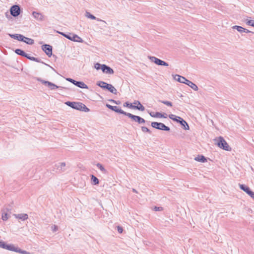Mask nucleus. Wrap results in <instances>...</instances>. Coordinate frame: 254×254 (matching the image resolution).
I'll list each match as a JSON object with an SVG mask.
<instances>
[{
  "label": "nucleus",
  "mask_w": 254,
  "mask_h": 254,
  "mask_svg": "<svg viewBox=\"0 0 254 254\" xmlns=\"http://www.w3.org/2000/svg\"><path fill=\"white\" fill-rule=\"evenodd\" d=\"M126 116L130 118L132 121L136 122L139 124H144L146 122V121L140 116L134 115L129 113H127Z\"/></svg>",
  "instance_id": "0eeeda50"
},
{
  "label": "nucleus",
  "mask_w": 254,
  "mask_h": 254,
  "mask_svg": "<svg viewBox=\"0 0 254 254\" xmlns=\"http://www.w3.org/2000/svg\"><path fill=\"white\" fill-rule=\"evenodd\" d=\"M18 38L17 40L18 41H21V42H23V41H24V38H25V36L22 34H18Z\"/></svg>",
  "instance_id": "c03bdc74"
},
{
  "label": "nucleus",
  "mask_w": 254,
  "mask_h": 254,
  "mask_svg": "<svg viewBox=\"0 0 254 254\" xmlns=\"http://www.w3.org/2000/svg\"><path fill=\"white\" fill-rule=\"evenodd\" d=\"M108 101L110 102L116 104L117 105H119V104H121V101H116V100H115L114 99H109V100H108Z\"/></svg>",
  "instance_id": "49530a36"
},
{
  "label": "nucleus",
  "mask_w": 254,
  "mask_h": 254,
  "mask_svg": "<svg viewBox=\"0 0 254 254\" xmlns=\"http://www.w3.org/2000/svg\"><path fill=\"white\" fill-rule=\"evenodd\" d=\"M72 35H73V33L68 32L67 33H65V35H64V37L66 38L67 39L72 41L73 38H72Z\"/></svg>",
  "instance_id": "58836bf2"
},
{
  "label": "nucleus",
  "mask_w": 254,
  "mask_h": 254,
  "mask_svg": "<svg viewBox=\"0 0 254 254\" xmlns=\"http://www.w3.org/2000/svg\"><path fill=\"white\" fill-rule=\"evenodd\" d=\"M51 228L53 232H56L58 230V227L55 225L52 226Z\"/></svg>",
  "instance_id": "09e8293b"
},
{
  "label": "nucleus",
  "mask_w": 254,
  "mask_h": 254,
  "mask_svg": "<svg viewBox=\"0 0 254 254\" xmlns=\"http://www.w3.org/2000/svg\"><path fill=\"white\" fill-rule=\"evenodd\" d=\"M35 79L36 80L41 82V83L45 85V86H48L51 89V90H54L55 89L57 88H64V87L57 86L51 82L44 80L40 77H35ZM65 89H66V88H65Z\"/></svg>",
  "instance_id": "7ed1b4c3"
},
{
  "label": "nucleus",
  "mask_w": 254,
  "mask_h": 254,
  "mask_svg": "<svg viewBox=\"0 0 254 254\" xmlns=\"http://www.w3.org/2000/svg\"><path fill=\"white\" fill-rule=\"evenodd\" d=\"M72 38H73L72 41L77 42H80V43H82L83 41L82 39L80 37H79L76 34H73V35H72Z\"/></svg>",
  "instance_id": "c756f323"
},
{
  "label": "nucleus",
  "mask_w": 254,
  "mask_h": 254,
  "mask_svg": "<svg viewBox=\"0 0 254 254\" xmlns=\"http://www.w3.org/2000/svg\"><path fill=\"white\" fill-rule=\"evenodd\" d=\"M24 41H23V42H25L28 45H32L34 43V41L32 39L27 38L26 37H25V38H24Z\"/></svg>",
  "instance_id": "2f4dec72"
},
{
  "label": "nucleus",
  "mask_w": 254,
  "mask_h": 254,
  "mask_svg": "<svg viewBox=\"0 0 254 254\" xmlns=\"http://www.w3.org/2000/svg\"><path fill=\"white\" fill-rule=\"evenodd\" d=\"M73 84L78 87L82 89H88V86L83 81H76L75 80Z\"/></svg>",
  "instance_id": "4468645a"
},
{
  "label": "nucleus",
  "mask_w": 254,
  "mask_h": 254,
  "mask_svg": "<svg viewBox=\"0 0 254 254\" xmlns=\"http://www.w3.org/2000/svg\"><path fill=\"white\" fill-rule=\"evenodd\" d=\"M66 80L70 82H71V83H72L73 84L74 82V81L75 80L72 79V78H66Z\"/></svg>",
  "instance_id": "603ef678"
},
{
  "label": "nucleus",
  "mask_w": 254,
  "mask_h": 254,
  "mask_svg": "<svg viewBox=\"0 0 254 254\" xmlns=\"http://www.w3.org/2000/svg\"><path fill=\"white\" fill-rule=\"evenodd\" d=\"M245 30H244L243 32H245V33H253V32H252V31H250V30H248V29H247L246 28H245Z\"/></svg>",
  "instance_id": "864d4df0"
},
{
  "label": "nucleus",
  "mask_w": 254,
  "mask_h": 254,
  "mask_svg": "<svg viewBox=\"0 0 254 254\" xmlns=\"http://www.w3.org/2000/svg\"><path fill=\"white\" fill-rule=\"evenodd\" d=\"M153 210L155 211H160L163 210V208L162 207H158L155 206L153 207Z\"/></svg>",
  "instance_id": "a18cd8bd"
},
{
  "label": "nucleus",
  "mask_w": 254,
  "mask_h": 254,
  "mask_svg": "<svg viewBox=\"0 0 254 254\" xmlns=\"http://www.w3.org/2000/svg\"><path fill=\"white\" fill-rule=\"evenodd\" d=\"M42 50L49 57H51L52 55V46L49 44H44L42 46Z\"/></svg>",
  "instance_id": "9d476101"
},
{
  "label": "nucleus",
  "mask_w": 254,
  "mask_h": 254,
  "mask_svg": "<svg viewBox=\"0 0 254 254\" xmlns=\"http://www.w3.org/2000/svg\"><path fill=\"white\" fill-rule=\"evenodd\" d=\"M102 66H103V64L97 63L95 64L94 67L97 70H99V69L102 70Z\"/></svg>",
  "instance_id": "79ce46f5"
},
{
  "label": "nucleus",
  "mask_w": 254,
  "mask_h": 254,
  "mask_svg": "<svg viewBox=\"0 0 254 254\" xmlns=\"http://www.w3.org/2000/svg\"><path fill=\"white\" fill-rule=\"evenodd\" d=\"M159 102H161L163 104H164L168 106H169V107H172L173 106L172 103L170 101L159 100Z\"/></svg>",
  "instance_id": "e433bc0d"
},
{
  "label": "nucleus",
  "mask_w": 254,
  "mask_h": 254,
  "mask_svg": "<svg viewBox=\"0 0 254 254\" xmlns=\"http://www.w3.org/2000/svg\"><path fill=\"white\" fill-rule=\"evenodd\" d=\"M137 105H134L133 109H136L139 111H143L145 110L144 107L140 103L139 101H137Z\"/></svg>",
  "instance_id": "a878e982"
},
{
  "label": "nucleus",
  "mask_w": 254,
  "mask_h": 254,
  "mask_svg": "<svg viewBox=\"0 0 254 254\" xmlns=\"http://www.w3.org/2000/svg\"><path fill=\"white\" fill-rule=\"evenodd\" d=\"M15 53L18 55H20L22 57H25V58H26L27 57V54L23 50H21V49H16L15 51H14Z\"/></svg>",
  "instance_id": "393cba45"
},
{
  "label": "nucleus",
  "mask_w": 254,
  "mask_h": 254,
  "mask_svg": "<svg viewBox=\"0 0 254 254\" xmlns=\"http://www.w3.org/2000/svg\"><path fill=\"white\" fill-rule=\"evenodd\" d=\"M9 11L12 16L16 17L22 12V10L19 5L14 4L10 7Z\"/></svg>",
  "instance_id": "39448f33"
},
{
  "label": "nucleus",
  "mask_w": 254,
  "mask_h": 254,
  "mask_svg": "<svg viewBox=\"0 0 254 254\" xmlns=\"http://www.w3.org/2000/svg\"><path fill=\"white\" fill-rule=\"evenodd\" d=\"M158 65H162V66H167L169 65L168 64L166 63V62L162 61L160 59L158 61V63L157 64Z\"/></svg>",
  "instance_id": "f704fd0d"
},
{
  "label": "nucleus",
  "mask_w": 254,
  "mask_h": 254,
  "mask_svg": "<svg viewBox=\"0 0 254 254\" xmlns=\"http://www.w3.org/2000/svg\"><path fill=\"white\" fill-rule=\"evenodd\" d=\"M149 114L151 117L154 118H166L167 117V114L165 113H161L160 112H156L155 113H154L153 112H150Z\"/></svg>",
  "instance_id": "f8f14e48"
},
{
  "label": "nucleus",
  "mask_w": 254,
  "mask_h": 254,
  "mask_svg": "<svg viewBox=\"0 0 254 254\" xmlns=\"http://www.w3.org/2000/svg\"><path fill=\"white\" fill-rule=\"evenodd\" d=\"M151 126L155 129L166 131H169L170 130V128L169 127L166 126L164 124L162 123L153 122L151 123Z\"/></svg>",
  "instance_id": "20e7f679"
},
{
  "label": "nucleus",
  "mask_w": 254,
  "mask_h": 254,
  "mask_svg": "<svg viewBox=\"0 0 254 254\" xmlns=\"http://www.w3.org/2000/svg\"><path fill=\"white\" fill-rule=\"evenodd\" d=\"M85 16L88 18H90V19H93V20H96L97 21H101V22H103L104 23H105V24H107L106 22L102 19H101L99 18H97L96 17H95L94 15L91 14L88 11H86L85 12Z\"/></svg>",
  "instance_id": "ddd939ff"
},
{
  "label": "nucleus",
  "mask_w": 254,
  "mask_h": 254,
  "mask_svg": "<svg viewBox=\"0 0 254 254\" xmlns=\"http://www.w3.org/2000/svg\"><path fill=\"white\" fill-rule=\"evenodd\" d=\"M215 143L220 148L226 150L231 151V147L228 145L226 140L222 136H219L215 140Z\"/></svg>",
  "instance_id": "f03ea898"
},
{
  "label": "nucleus",
  "mask_w": 254,
  "mask_h": 254,
  "mask_svg": "<svg viewBox=\"0 0 254 254\" xmlns=\"http://www.w3.org/2000/svg\"><path fill=\"white\" fill-rule=\"evenodd\" d=\"M32 15L33 17L38 20L43 21L44 20V15L40 12L36 11H33Z\"/></svg>",
  "instance_id": "dca6fc26"
},
{
  "label": "nucleus",
  "mask_w": 254,
  "mask_h": 254,
  "mask_svg": "<svg viewBox=\"0 0 254 254\" xmlns=\"http://www.w3.org/2000/svg\"><path fill=\"white\" fill-rule=\"evenodd\" d=\"M239 187L241 190L248 193V191L251 190L250 188L244 184H239Z\"/></svg>",
  "instance_id": "c85d7f7f"
},
{
  "label": "nucleus",
  "mask_w": 254,
  "mask_h": 254,
  "mask_svg": "<svg viewBox=\"0 0 254 254\" xmlns=\"http://www.w3.org/2000/svg\"><path fill=\"white\" fill-rule=\"evenodd\" d=\"M108 84V83H107L104 81H99L97 82L96 85L97 86L100 87L101 88H102L103 89H106Z\"/></svg>",
  "instance_id": "cd10ccee"
},
{
  "label": "nucleus",
  "mask_w": 254,
  "mask_h": 254,
  "mask_svg": "<svg viewBox=\"0 0 254 254\" xmlns=\"http://www.w3.org/2000/svg\"><path fill=\"white\" fill-rule=\"evenodd\" d=\"M117 230H118V232L120 233V234H121L123 233V228H122V227L120 226H117Z\"/></svg>",
  "instance_id": "8fccbe9b"
},
{
  "label": "nucleus",
  "mask_w": 254,
  "mask_h": 254,
  "mask_svg": "<svg viewBox=\"0 0 254 254\" xmlns=\"http://www.w3.org/2000/svg\"><path fill=\"white\" fill-rule=\"evenodd\" d=\"M169 118L172 120L173 121H175V122H176L177 123H179L181 120V119H182V118L180 117H179V116H176L175 115H173V114H170L169 115Z\"/></svg>",
  "instance_id": "b1692460"
},
{
  "label": "nucleus",
  "mask_w": 254,
  "mask_h": 254,
  "mask_svg": "<svg viewBox=\"0 0 254 254\" xmlns=\"http://www.w3.org/2000/svg\"><path fill=\"white\" fill-rule=\"evenodd\" d=\"M148 58L152 62L157 65L159 59L153 56H149Z\"/></svg>",
  "instance_id": "72a5a7b5"
},
{
  "label": "nucleus",
  "mask_w": 254,
  "mask_h": 254,
  "mask_svg": "<svg viewBox=\"0 0 254 254\" xmlns=\"http://www.w3.org/2000/svg\"><path fill=\"white\" fill-rule=\"evenodd\" d=\"M8 35L11 38L15 40H18V34H8Z\"/></svg>",
  "instance_id": "37998d69"
},
{
  "label": "nucleus",
  "mask_w": 254,
  "mask_h": 254,
  "mask_svg": "<svg viewBox=\"0 0 254 254\" xmlns=\"http://www.w3.org/2000/svg\"><path fill=\"white\" fill-rule=\"evenodd\" d=\"M174 79L177 81L184 84H185L186 81H187V78L179 74H176L174 76Z\"/></svg>",
  "instance_id": "a211bd4d"
},
{
  "label": "nucleus",
  "mask_w": 254,
  "mask_h": 254,
  "mask_svg": "<svg viewBox=\"0 0 254 254\" xmlns=\"http://www.w3.org/2000/svg\"><path fill=\"white\" fill-rule=\"evenodd\" d=\"M65 104L71 108L78 111L85 112H88L90 111V109L85 105L81 102L67 101Z\"/></svg>",
  "instance_id": "f257e3e1"
},
{
  "label": "nucleus",
  "mask_w": 254,
  "mask_h": 254,
  "mask_svg": "<svg viewBox=\"0 0 254 254\" xmlns=\"http://www.w3.org/2000/svg\"><path fill=\"white\" fill-rule=\"evenodd\" d=\"M179 123L180 124L182 128L184 129H185V130H189L190 129V127H189L188 124L183 118H182V119H181V120Z\"/></svg>",
  "instance_id": "4be33fe9"
},
{
  "label": "nucleus",
  "mask_w": 254,
  "mask_h": 254,
  "mask_svg": "<svg viewBox=\"0 0 254 254\" xmlns=\"http://www.w3.org/2000/svg\"><path fill=\"white\" fill-rule=\"evenodd\" d=\"M134 104H136L137 105V101H135L134 103H133Z\"/></svg>",
  "instance_id": "4d7b16f0"
},
{
  "label": "nucleus",
  "mask_w": 254,
  "mask_h": 254,
  "mask_svg": "<svg viewBox=\"0 0 254 254\" xmlns=\"http://www.w3.org/2000/svg\"><path fill=\"white\" fill-rule=\"evenodd\" d=\"M91 184L93 185H97L99 184V180L96 176L91 175Z\"/></svg>",
  "instance_id": "bb28decb"
},
{
  "label": "nucleus",
  "mask_w": 254,
  "mask_h": 254,
  "mask_svg": "<svg viewBox=\"0 0 254 254\" xmlns=\"http://www.w3.org/2000/svg\"><path fill=\"white\" fill-rule=\"evenodd\" d=\"M8 213L5 211V209H2L1 218L3 221H6L8 219Z\"/></svg>",
  "instance_id": "7c9ffc66"
},
{
  "label": "nucleus",
  "mask_w": 254,
  "mask_h": 254,
  "mask_svg": "<svg viewBox=\"0 0 254 254\" xmlns=\"http://www.w3.org/2000/svg\"><path fill=\"white\" fill-rule=\"evenodd\" d=\"M102 71L104 73L109 74H112L114 73V70L111 67L105 64H103Z\"/></svg>",
  "instance_id": "9b49d317"
},
{
  "label": "nucleus",
  "mask_w": 254,
  "mask_h": 254,
  "mask_svg": "<svg viewBox=\"0 0 254 254\" xmlns=\"http://www.w3.org/2000/svg\"><path fill=\"white\" fill-rule=\"evenodd\" d=\"M249 195H250L252 198L254 199V192L253 191L251 190H250L248 193Z\"/></svg>",
  "instance_id": "de8ad7c7"
},
{
  "label": "nucleus",
  "mask_w": 254,
  "mask_h": 254,
  "mask_svg": "<svg viewBox=\"0 0 254 254\" xmlns=\"http://www.w3.org/2000/svg\"><path fill=\"white\" fill-rule=\"evenodd\" d=\"M14 216L16 218L21 219L22 221L27 220L28 218V216L26 213H21L18 214H14Z\"/></svg>",
  "instance_id": "6ab92c4d"
},
{
  "label": "nucleus",
  "mask_w": 254,
  "mask_h": 254,
  "mask_svg": "<svg viewBox=\"0 0 254 254\" xmlns=\"http://www.w3.org/2000/svg\"><path fill=\"white\" fill-rule=\"evenodd\" d=\"M123 106H124V107H128L130 109H133L134 105H133L132 103H129L128 102H125Z\"/></svg>",
  "instance_id": "c9c22d12"
},
{
  "label": "nucleus",
  "mask_w": 254,
  "mask_h": 254,
  "mask_svg": "<svg viewBox=\"0 0 254 254\" xmlns=\"http://www.w3.org/2000/svg\"><path fill=\"white\" fill-rule=\"evenodd\" d=\"M106 90L115 95H117L118 93L117 89L111 84H108Z\"/></svg>",
  "instance_id": "412c9836"
},
{
  "label": "nucleus",
  "mask_w": 254,
  "mask_h": 254,
  "mask_svg": "<svg viewBox=\"0 0 254 254\" xmlns=\"http://www.w3.org/2000/svg\"><path fill=\"white\" fill-rule=\"evenodd\" d=\"M106 90L115 95H117L118 93L117 89L111 84H108Z\"/></svg>",
  "instance_id": "aec40b11"
},
{
  "label": "nucleus",
  "mask_w": 254,
  "mask_h": 254,
  "mask_svg": "<svg viewBox=\"0 0 254 254\" xmlns=\"http://www.w3.org/2000/svg\"><path fill=\"white\" fill-rule=\"evenodd\" d=\"M232 28L234 29H236L238 31H239L240 33H242L244 32L245 30V28L238 25H235L232 27Z\"/></svg>",
  "instance_id": "473e14b6"
},
{
  "label": "nucleus",
  "mask_w": 254,
  "mask_h": 254,
  "mask_svg": "<svg viewBox=\"0 0 254 254\" xmlns=\"http://www.w3.org/2000/svg\"><path fill=\"white\" fill-rule=\"evenodd\" d=\"M106 106L107 108H108L109 109L120 114H123L125 116H127V113L126 112H125L123 110H122L121 108H119L117 106H112L109 104H106Z\"/></svg>",
  "instance_id": "6e6552de"
},
{
  "label": "nucleus",
  "mask_w": 254,
  "mask_h": 254,
  "mask_svg": "<svg viewBox=\"0 0 254 254\" xmlns=\"http://www.w3.org/2000/svg\"><path fill=\"white\" fill-rule=\"evenodd\" d=\"M57 32H58L59 34H60L62 35V36H64V35H65V33H64V32H63L57 31Z\"/></svg>",
  "instance_id": "5fc2aeb1"
},
{
  "label": "nucleus",
  "mask_w": 254,
  "mask_h": 254,
  "mask_svg": "<svg viewBox=\"0 0 254 254\" xmlns=\"http://www.w3.org/2000/svg\"><path fill=\"white\" fill-rule=\"evenodd\" d=\"M4 209H5V212H7V213L9 212L10 213H11V208H10V206L6 207Z\"/></svg>",
  "instance_id": "3c124183"
},
{
  "label": "nucleus",
  "mask_w": 254,
  "mask_h": 254,
  "mask_svg": "<svg viewBox=\"0 0 254 254\" xmlns=\"http://www.w3.org/2000/svg\"><path fill=\"white\" fill-rule=\"evenodd\" d=\"M246 23L247 25L254 27V20H246Z\"/></svg>",
  "instance_id": "a19ab883"
},
{
  "label": "nucleus",
  "mask_w": 254,
  "mask_h": 254,
  "mask_svg": "<svg viewBox=\"0 0 254 254\" xmlns=\"http://www.w3.org/2000/svg\"><path fill=\"white\" fill-rule=\"evenodd\" d=\"M141 128L142 131L143 132H148L149 134L151 133V131H150V130L146 127H141Z\"/></svg>",
  "instance_id": "ea45409f"
},
{
  "label": "nucleus",
  "mask_w": 254,
  "mask_h": 254,
  "mask_svg": "<svg viewBox=\"0 0 254 254\" xmlns=\"http://www.w3.org/2000/svg\"><path fill=\"white\" fill-rule=\"evenodd\" d=\"M132 191L135 192V193H137V191H136V190L134 189H132Z\"/></svg>",
  "instance_id": "6e6d98bb"
},
{
  "label": "nucleus",
  "mask_w": 254,
  "mask_h": 254,
  "mask_svg": "<svg viewBox=\"0 0 254 254\" xmlns=\"http://www.w3.org/2000/svg\"><path fill=\"white\" fill-rule=\"evenodd\" d=\"M194 160L196 161L204 163L207 162L206 158L202 155H198L197 157H195Z\"/></svg>",
  "instance_id": "5701e85b"
},
{
  "label": "nucleus",
  "mask_w": 254,
  "mask_h": 254,
  "mask_svg": "<svg viewBox=\"0 0 254 254\" xmlns=\"http://www.w3.org/2000/svg\"><path fill=\"white\" fill-rule=\"evenodd\" d=\"M66 164L64 162L59 163L56 164L54 166L53 171H59V172H63L66 170Z\"/></svg>",
  "instance_id": "1a4fd4ad"
},
{
  "label": "nucleus",
  "mask_w": 254,
  "mask_h": 254,
  "mask_svg": "<svg viewBox=\"0 0 254 254\" xmlns=\"http://www.w3.org/2000/svg\"><path fill=\"white\" fill-rule=\"evenodd\" d=\"M27 59L31 60V61H34V62H37V63H42L47 66H50L51 68H52L53 70H55L54 69V68H53L52 67H51V66H50L49 65H48V64H45V63H44L43 62H42L41 61V59H38V58H35L34 57H31L28 54L27 55V57H26Z\"/></svg>",
  "instance_id": "2eb2a0df"
},
{
  "label": "nucleus",
  "mask_w": 254,
  "mask_h": 254,
  "mask_svg": "<svg viewBox=\"0 0 254 254\" xmlns=\"http://www.w3.org/2000/svg\"><path fill=\"white\" fill-rule=\"evenodd\" d=\"M185 84L190 86V88H191L194 91H197L198 89L197 85L195 84H194V83H193L192 82H191V81H190L187 79V81H186Z\"/></svg>",
  "instance_id": "f3484780"
},
{
  "label": "nucleus",
  "mask_w": 254,
  "mask_h": 254,
  "mask_svg": "<svg viewBox=\"0 0 254 254\" xmlns=\"http://www.w3.org/2000/svg\"><path fill=\"white\" fill-rule=\"evenodd\" d=\"M0 248L17 253L19 248L16 247L13 244H7L5 242L0 241Z\"/></svg>",
  "instance_id": "423d86ee"
},
{
  "label": "nucleus",
  "mask_w": 254,
  "mask_h": 254,
  "mask_svg": "<svg viewBox=\"0 0 254 254\" xmlns=\"http://www.w3.org/2000/svg\"><path fill=\"white\" fill-rule=\"evenodd\" d=\"M96 166L103 172L105 173L106 172V169L101 164L98 163L97 164Z\"/></svg>",
  "instance_id": "4c0bfd02"
}]
</instances>
